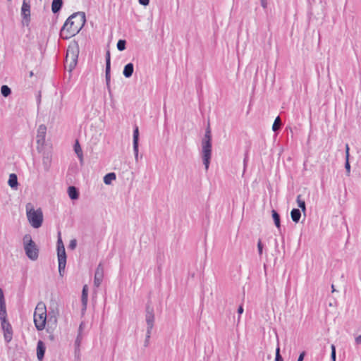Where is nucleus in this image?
Instances as JSON below:
<instances>
[{
	"instance_id": "412c9836",
	"label": "nucleus",
	"mask_w": 361,
	"mask_h": 361,
	"mask_svg": "<svg viewBox=\"0 0 361 361\" xmlns=\"http://www.w3.org/2000/svg\"><path fill=\"white\" fill-rule=\"evenodd\" d=\"M290 216L293 222L298 223L301 217V212L299 209H293L290 212Z\"/></svg>"
},
{
	"instance_id": "473e14b6",
	"label": "nucleus",
	"mask_w": 361,
	"mask_h": 361,
	"mask_svg": "<svg viewBox=\"0 0 361 361\" xmlns=\"http://www.w3.org/2000/svg\"><path fill=\"white\" fill-rule=\"evenodd\" d=\"M133 142H139V129L137 126L133 130Z\"/></svg>"
},
{
	"instance_id": "39448f33",
	"label": "nucleus",
	"mask_w": 361,
	"mask_h": 361,
	"mask_svg": "<svg viewBox=\"0 0 361 361\" xmlns=\"http://www.w3.org/2000/svg\"><path fill=\"white\" fill-rule=\"evenodd\" d=\"M31 204L29 203L26 205L27 217L31 224L35 228H39L43 222V214L41 209L35 210L34 208H29Z\"/></svg>"
},
{
	"instance_id": "cd10ccee",
	"label": "nucleus",
	"mask_w": 361,
	"mask_h": 361,
	"mask_svg": "<svg viewBox=\"0 0 361 361\" xmlns=\"http://www.w3.org/2000/svg\"><path fill=\"white\" fill-rule=\"evenodd\" d=\"M281 124V118L279 116H277L273 123V126H272V130L274 132H277L279 128H280V126Z\"/></svg>"
},
{
	"instance_id": "a878e982",
	"label": "nucleus",
	"mask_w": 361,
	"mask_h": 361,
	"mask_svg": "<svg viewBox=\"0 0 361 361\" xmlns=\"http://www.w3.org/2000/svg\"><path fill=\"white\" fill-rule=\"evenodd\" d=\"M1 93L4 97H6L11 94V90L8 86L4 85L1 87Z\"/></svg>"
},
{
	"instance_id": "423d86ee",
	"label": "nucleus",
	"mask_w": 361,
	"mask_h": 361,
	"mask_svg": "<svg viewBox=\"0 0 361 361\" xmlns=\"http://www.w3.org/2000/svg\"><path fill=\"white\" fill-rule=\"evenodd\" d=\"M61 233H59V238L57 240V256L59 262V272L60 276H63L66 264V254L63 241L61 238Z\"/></svg>"
},
{
	"instance_id": "6e6552de",
	"label": "nucleus",
	"mask_w": 361,
	"mask_h": 361,
	"mask_svg": "<svg viewBox=\"0 0 361 361\" xmlns=\"http://www.w3.org/2000/svg\"><path fill=\"white\" fill-rule=\"evenodd\" d=\"M145 312H146L145 321H146V324H147V330L148 331V334H152V330L154 327V308L149 303H147L146 305Z\"/></svg>"
},
{
	"instance_id": "72a5a7b5",
	"label": "nucleus",
	"mask_w": 361,
	"mask_h": 361,
	"mask_svg": "<svg viewBox=\"0 0 361 361\" xmlns=\"http://www.w3.org/2000/svg\"><path fill=\"white\" fill-rule=\"evenodd\" d=\"M13 331L4 332V339L6 342L8 343L12 339Z\"/></svg>"
},
{
	"instance_id": "2eb2a0df",
	"label": "nucleus",
	"mask_w": 361,
	"mask_h": 361,
	"mask_svg": "<svg viewBox=\"0 0 361 361\" xmlns=\"http://www.w3.org/2000/svg\"><path fill=\"white\" fill-rule=\"evenodd\" d=\"M83 325L84 324L82 322L80 324L79 328H78V336H77L75 341V350H79V348H80V345L82 340V331H83Z\"/></svg>"
},
{
	"instance_id": "b1692460",
	"label": "nucleus",
	"mask_w": 361,
	"mask_h": 361,
	"mask_svg": "<svg viewBox=\"0 0 361 361\" xmlns=\"http://www.w3.org/2000/svg\"><path fill=\"white\" fill-rule=\"evenodd\" d=\"M1 327L4 332L12 331V327L11 324L6 319V318L1 319Z\"/></svg>"
},
{
	"instance_id": "e433bc0d",
	"label": "nucleus",
	"mask_w": 361,
	"mask_h": 361,
	"mask_svg": "<svg viewBox=\"0 0 361 361\" xmlns=\"http://www.w3.org/2000/svg\"><path fill=\"white\" fill-rule=\"evenodd\" d=\"M77 246V240L76 239H73L70 241V243L68 245V248L73 250L75 249Z\"/></svg>"
},
{
	"instance_id": "20e7f679",
	"label": "nucleus",
	"mask_w": 361,
	"mask_h": 361,
	"mask_svg": "<svg viewBox=\"0 0 361 361\" xmlns=\"http://www.w3.org/2000/svg\"><path fill=\"white\" fill-rule=\"evenodd\" d=\"M23 240L27 257L31 260H36L39 256V249L32 240L31 235L30 234L25 235Z\"/></svg>"
},
{
	"instance_id": "aec40b11",
	"label": "nucleus",
	"mask_w": 361,
	"mask_h": 361,
	"mask_svg": "<svg viewBox=\"0 0 361 361\" xmlns=\"http://www.w3.org/2000/svg\"><path fill=\"white\" fill-rule=\"evenodd\" d=\"M349 146L347 144L345 145V171H346V175L348 176H350V162H349Z\"/></svg>"
},
{
	"instance_id": "f3484780",
	"label": "nucleus",
	"mask_w": 361,
	"mask_h": 361,
	"mask_svg": "<svg viewBox=\"0 0 361 361\" xmlns=\"http://www.w3.org/2000/svg\"><path fill=\"white\" fill-rule=\"evenodd\" d=\"M8 185L13 189H17L18 188V177L15 173H11L8 181Z\"/></svg>"
},
{
	"instance_id": "58836bf2",
	"label": "nucleus",
	"mask_w": 361,
	"mask_h": 361,
	"mask_svg": "<svg viewBox=\"0 0 361 361\" xmlns=\"http://www.w3.org/2000/svg\"><path fill=\"white\" fill-rule=\"evenodd\" d=\"M150 336H151V334H148V331H147V332H146V338H145V344H144V345L145 347L148 346V345H149Z\"/></svg>"
},
{
	"instance_id": "6ab92c4d",
	"label": "nucleus",
	"mask_w": 361,
	"mask_h": 361,
	"mask_svg": "<svg viewBox=\"0 0 361 361\" xmlns=\"http://www.w3.org/2000/svg\"><path fill=\"white\" fill-rule=\"evenodd\" d=\"M63 0H53L51 3V11L54 13H57L62 8Z\"/></svg>"
},
{
	"instance_id": "4468645a",
	"label": "nucleus",
	"mask_w": 361,
	"mask_h": 361,
	"mask_svg": "<svg viewBox=\"0 0 361 361\" xmlns=\"http://www.w3.org/2000/svg\"><path fill=\"white\" fill-rule=\"evenodd\" d=\"M51 157L49 153L44 154L42 157V165L45 171H49L51 167Z\"/></svg>"
},
{
	"instance_id": "5701e85b",
	"label": "nucleus",
	"mask_w": 361,
	"mask_h": 361,
	"mask_svg": "<svg viewBox=\"0 0 361 361\" xmlns=\"http://www.w3.org/2000/svg\"><path fill=\"white\" fill-rule=\"evenodd\" d=\"M81 300H82L83 309L85 310L87 307V287L86 285L84 286L82 290Z\"/></svg>"
},
{
	"instance_id": "09e8293b",
	"label": "nucleus",
	"mask_w": 361,
	"mask_h": 361,
	"mask_svg": "<svg viewBox=\"0 0 361 361\" xmlns=\"http://www.w3.org/2000/svg\"><path fill=\"white\" fill-rule=\"evenodd\" d=\"M331 289H332V292L333 293L336 291V289L334 288V285H333V284L331 285Z\"/></svg>"
},
{
	"instance_id": "f257e3e1",
	"label": "nucleus",
	"mask_w": 361,
	"mask_h": 361,
	"mask_svg": "<svg viewBox=\"0 0 361 361\" xmlns=\"http://www.w3.org/2000/svg\"><path fill=\"white\" fill-rule=\"evenodd\" d=\"M84 12L74 13L69 16L60 30V37L63 39H70L78 34L85 23Z\"/></svg>"
},
{
	"instance_id": "ea45409f",
	"label": "nucleus",
	"mask_w": 361,
	"mask_h": 361,
	"mask_svg": "<svg viewBox=\"0 0 361 361\" xmlns=\"http://www.w3.org/2000/svg\"><path fill=\"white\" fill-rule=\"evenodd\" d=\"M5 302L4 295L2 289L0 288V303Z\"/></svg>"
},
{
	"instance_id": "7ed1b4c3",
	"label": "nucleus",
	"mask_w": 361,
	"mask_h": 361,
	"mask_svg": "<svg viewBox=\"0 0 361 361\" xmlns=\"http://www.w3.org/2000/svg\"><path fill=\"white\" fill-rule=\"evenodd\" d=\"M202 158L206 171L208 170L212 157V133L209 125L205 130L204 137L201 142Z\"/></svg>"
},
{
	"instance_id": "393cba45",
	"label": "nucleus",
	"mask_w": 361,
	"mask_h": 361,
	"mask_svg": "<svg viewBox=\"0 0 361 361\" xmlns=\"http://www.w3.org/2000/svg\"><path fill=\"white\" fill-rule=\"evenodd\" d=\"M116 178V174L114 173H109L105 175L104 177V182L106 185L111 184L113 180H115Z\"/></svg>"
},
{
	"instance_id": "ddd939ff",
	"label": "nucleus",
	"mask_w": 361,
	"mask_h": 361,
	"mask_svg": "<svg viewBox=\"0 0 361 361\" xmlns=\"http://www.w3.org/2000/svg\"><path fill=\"white\" fill-rule=\"evenodd\" d=\"M46 348L44 343L42 341L37 342V356L39 360H42L44 356Z\"/></svg>"
},
{
	"instance_id": "de8ad7c7",
	"label": "nucleus",
	"mask_w": 361,
	"mask_h": 361,
	"mask_svg": "<svg viewBox=\"0 0 361 361\" xmlns=\"http://www.w3.org/2000/svg\"><path fill=\"white\" fill-rule=\"evenodd\" d=\"M243 307L242 305L239 306L238 309V313L239 314H241L243 312Z\"/></svg>"
},
{
	"instance_id": "4c0bfd02",
	"label": "nucleus",
	"mask_w": 361,
	"mask_h": 361,
	"mask_svg": "<svg viewBox=\"0 0 361 361\" xmlns=\"http://www.w3.org/2000/svg\"><path fill=\"white\" fill-rule=\"evenodd\" d=\"M257 249H258L259 255L261 256L262 255L263 244L260 239L258 240V243H257Z\"/></svg>"
},
{
	"instance_id": "c85d7f7f",
	"label": "nucleus",
	"mask_w": 361,
	"mask_h": 361,
	"mask_svg": "<svg viewBox=\"0 0 361 361\" xmlns=\"http://www.w3.org/2000/svg\"><path fill=\"white\" fill-rule=\"evenodd\" d=\"M297 203L298 207L302 209V211L305 212L306 210L305 202L304 200L301 199V195H298L297 196Z\"/></svg>"
},
{
	"instance_id": "4be33fe9",
	"label": "nucleus",
	"mask_w": 361,
	"mask_h": 361,
	"mask_svg": "<svg viewBox=\"0 0 361 361\" xmlns=\"http://www.w3.org/2000/svg\"><path fill=\"white\" fill-rule=\"evenodd\" d=\"M272 218L274 221V224L279 231H281V219L279 214L274 209L271 211Z\"/></svg>"
},
{
	"instance_id": "79ce46f5",
	"label": "nucleus",
	"mask_w": 361,
	"mask_h": 361,
	"mask_svg": "<svg viewBox=\"0 0 361 361\" xmlns=\"http://www.w3.org/2000/svg\"><path fill=\"white\" fill-rule=\"evenodd\" d=\"M139 3L142 6H147L149 3V0H139Z\"/></svg>"
},
{
	"instance_id": "a18cd8bd",
	"label": "nucleus",
	"mask_w": 361,
	"mask_h": 361,
	"mask_svg": "<svg viewBox=\"0 0 361 361\" xmlns=\"http://www.w3.org/2000/svg\"><path fill=\"white\" fill-rule=\"evenodd\" d=\"M78 159H80V163L81 165H83V154H80L77 155Z\"/></svg>"
},
{
	"instance_id": "f03ea898",
	"label": "nucleus",
	"mask_w": 361,
	"mask_h": 361,
	"mask_svg": "<svg viewBox=\"0 0 361 361\" xmlns=\"http://www.w3.org/2000/svg\"><path fill=\"white\" fill-rule=\"evenodd\" d=\"M48 323V326L54 325L56 326L57 317L54 310L49 311L48 313V320L46 306L44 303L39 302L35 307L34 312V323L36 329L38 331H42L45 328L46 323Z\"/></svg>"
},
{
	"instance_id": "1a4fd4ad",
	"label": "nucleus",
	"mask_w": 361,
	"mask_h": 361,
	"mask_svg": "<svg viewBox=\"0 0 361 361\" xmlns=\"http://www.w3.org/2000/svg\"><path fill=\"white\" fill-rule=\"evenodd\" d=\"M22 24L23 26H28L30 21V5L27 0H23L22 8Z\"/></svg>"
},
{
	"instance_id": "9b49d317",
	"label": "nucleus",
	"mask_w": 361,
	"mask_h": 361,
	"mask_svg": "<svg viewBox=\"0 0 361 361\" xmlns=\"http://www.w3.org/2000/svg\"><path fill=\"white\" fill-rule=\"evenodd\" d=\"M103 278H104V267H103L102 263L100 262L98 264V266L95 270L94 278V286L96 287H99L103 281Z\"/></svg>"
},
{
	"instance_id": "37998d69",
	"label": "nucleus",
	"mask_w": 361,
	"mask_h": 361,
	"mask_svg": "<svg viewBox=\"0 0 361 361\" xmlns=\"http://www.w3.org/2000/svg\"><path fill=\"white\" fill-rule=\"evenodd\" d=\"M247 159H248V156H247V153H246L245 155V158L243 159L244 171L245 170V168H246Z\"/></svg>"
},
{
	"instance_id": "7c9ffc66",
	"label": "nucleus",
	"mask_w": 361,
	"mask_h": 361,
	"mask_svg": "<svg viewBox=\"0 0 361 361\" xmlns=\"http://www.w3.org/2000/svg\"><path fill=\"white\" fill-rule=\"evenodd\" d=\"M138 145L139 142H133V151L135 154V159L136 161H138Z\"/></svg>"
},
{
	"instance_id": "c756f323",
	"label": "nucleus",
	"mask_w": 361,
	"mask_h": 361,
	"mask_svg": "<svg viewBox=\"0 0 361 361\" xmlns=\"http://www.w3.org/2000/svg\"><path fill=\"white\" fill-rule=\"evenodd\" d=\"M126 42L125 39H119L117 42V49L119 51L126 49Z\"/></svg>"
},
{
	"instance_id": "f8f14e48",
	"label": "nucleus",
	"mask_w": 361,
	"mask_h": 361,
	"mask_svg": "<svg viewBox=\"0 0 361 361\" xmlns=\"http://www.w3.org/2000/svg\"><path fill=\"white\" fill-rule=\"evenodd\" d=\"M47 127L44 125H40L37 129V143L38 145L43 146L45 142Z\"/></svg>"
},
{
	"instance_id": "bb28decb",
	"label": "nucleus",
	"mask_w": 361,
	"mask_h": 361,
	"mask_svg": "<svg viewBox=\"0 0 361 361\" xmlns=\"http://www.w3.org/2000/svg\"><path fill=\"white\" fill-rule=\"evenodd\" d=\"M7 313H6V303L5 302H1L0 303V319L6 318Z\"/></svg>"
},
{
	"instance_id": "a19ab883",
	"label": "nucleus",
	"mask_w": 361,
	"mask_h": 361,
	"mask_svg": "<svg viewBox=\"0 0 361 361\" xmlns=\"http://www.w3.org/2000/svg\"><path fill=\"white\" fill-rule=\"evenodd\" d=\"M305 356V352L303 351L300 354L297 361H303Z\"/></svg>"
},
{
	"instance_id": "dca6fc26",
	"label": "nucleus",
	"mask_w": 361,
	"mask_h": 361,
	"mask_svg": "<svg viewBox=\"0 0 361 361\" xmlns=\"http://www.w3.org/2000/svg\"><path fill=\"white\" fill-rule=\"evenodd\" d=\"M134 71V66L132 63H129L124 66L123 74V75L129 78L132 76Z\"/></svg>"
},
{
	"instance_id": "49530a36",
	"label": "nucleus",
	"mask_w": 361,
	"mask_h": 361,
	"mask_svg": "<svg viewBox=\"0 0 361 361\" xmlns=\"http://www.w3.org/2000/svg\"><path fill=\"white\" fill-rule=\"evenodd\" d=\"M355 343L357 344H361V335H360L355 338Z\"/></svg>"
},
{
	"instance_id": "c9c22d12",
	"label": "nucleus",
	"mask_w": 361,
	"mask_h": 361,
	"mask_svg": "<svg viewBox=\"0 0 361 361\" xmlns=\"http://www.w3.org/2000/svg\"><path fill=\"white\" fill-rule=\"evenodd\" d=\"M275 361H283L282 356L280 355V348L277 347L276 350V357Z\"/></svg>"
},
{
	"instance_id": "c03bdc74",
	"label": "nucleus",
	"mask_w": 361,
	"mask_h": 361,
	"mask_svg": "<svg viewBox=\"0 0 361 361\" xmlns=\"http://www.w3.org/2000/svg\"><path fill=\"white\" fill-rule=\"evenodd\" d=\"M260 2H261V6L264 8H267V0H260Z\"/></svg>"
},
{
	"instance_id": "f704fd0d",
	"label": "nucleus",
	"mask_w": 361,
	"mask_h": 361,
	"mask_svg": "<svg viewBox=\"0 0 361 361\" xmlns=\"http://www.w3.org/2000/svg\"><path fill=\"white\" fill-rule=\"evenodd\" d=\"M331 361H336V347L334 344L331 345Z\"/></svg>"
},
{
	"instance_id": "9d476101",
	"label": "nucleus",
	"mask_w": 361,
	"mask_h": 361,
	"mask_svg": "<svg viewBox=\"0 0 361 361\" xmlns=\"http://www.w3.org/2000/svg\"><path fill=\"white\" fill-rule=\"evenodd\" d=\"M106 85L109 93H111L110 80H111V55L108 50L106 53V68H105Z\"/></svg>"
},
{
	"instance_id": "0eeeda50",
	"label": "nucleus",
	"mask_w": 361,
	"mask_h": 361,
	"mask_svg": "<svg viewBox=\"0 0 361 361\" xmlns=\"http://www.w3.org/2000/svg\"><path fill=\"white\" fill-rule=\"evenodd\" d=\"M77 62L78 54L73 50L70 51L68 49L65 61L66 68H68V71L71 72L75 68Z\"/></svg>"
},
{
	"instance_id": "2f4dec72",
	"label": "nucleus",
	"mask_w": 361,
	"mask_h": 361,
	"mask_svg": "<svg viewBox=\"0 0 361 361\" xmlns=\"http://www.w3.org/2000/svg\"><path fill=\"white\" fill-rule=\"evenodd\" d=\"M74 151L76 153V154H82V149H81V147L78 142V141L77 140L75 145H74Z\"/></svg>"
},
{
	"instance_id": "a211bd4d",
	"label": "nucleus",
	"mask_w": 361,
	"mask_h": 361,
	"mask_svg": "<svg viewBox=\"0 0 361 361\" xmlns=\"http://www.w3.org/2000/svg\"><path fill=\"white\" fill-rule=\"evenodd\" d=\"M69 197L73 200H77L79 197V192L75 186H69L68 188Z\"/></svg>"
}]
</instances>
